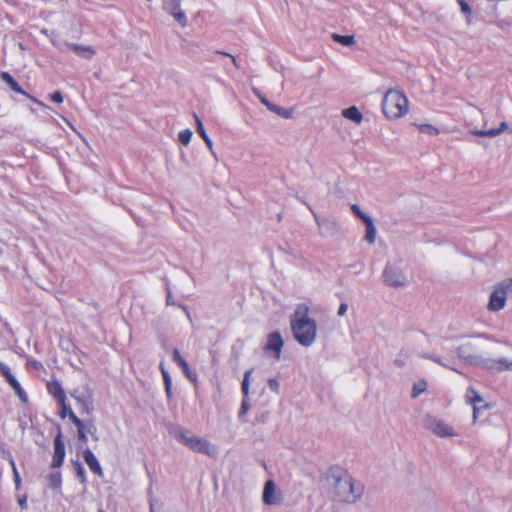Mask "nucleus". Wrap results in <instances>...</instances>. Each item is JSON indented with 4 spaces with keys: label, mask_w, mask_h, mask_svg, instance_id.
Segmentation results:
<instances>
[{
    "label": "nucleus",
    "mask_w": 512,
    "mask_h": 512,
    "mask_svg": "<svg viewBox=\"0 0 512 512\" xmlns=\"http://www.w3.org/2000/svg\"><path fill=\"white\" fill-rule=\"evenodd\" d=\"M419 131L428 135H437L439 134V129L431 124H418L417 125Z\"/></svg>",
    "instance_id": "nucleus-31"
},
{
    "label": "nucleus",
    "mask_w": 512,
    "mask_h": 512,
    "mask_svg": "<svg viewBox=\"0 0 512 512\" xmlns=\"http://www.w3.org/2000/svg\"><path fill=\"white\" fill-rule=\"evenodd\" d=\"M65 47L72 50L75 54L85 59H91L95 55V51L91 46L66 43Z\"/></svg>",
    "instance_id": "nucleus-17"
},
{
    "label": "nucleus",
    "mask_w": 512,
    "mask_h": 512,
    "mask_svg": "<svg viewBox=\"0 0 512 512\" xmlns=\"http://www.w3.org/2000/svg\"><path fill=\"white\" fill-rule=\"evenodd\" d=\"M10 465L12 467V470L14 471V467H16V465L13 459L10 460Z\"/></svg>",
    "instance_id": "nucleus-55"
},
{
    "label": "nucleus",
    "mask_w": 512,
    "mask_h": 512,
    "mask_svg": "<svg viewBox=\"0 0 512 512\" xmlns=\"http://www.w3.org/2000/svg\"><path fill=\"white\" fill-rule=\"evenodd\" d=\"M0 79L1 81H3L5 84H7L9 86V88L14 91L15 93H18V94H21V95H24L26 97H28L29 99H31L33 102H35L37 105L43 107V108H48V106L46 104H44L42 101L34 98L33 96L29 95L27 92H25L21 87L20 85L17 83V81L8 73V72H1L0 73Z\"/></svg>",
    "instance_id": "nucleus-13"
},
{
    "label": "nucleus",
    "mask_w": 512,
    "mask_h": 512,
    "mask_svg": "<svg viewBox=\"0 0 512 512\" xmlns=\"http://www.w3.org/2000/svg\"><path fill=\"white\" fill-rule=\"evenodd\" d=\"M347 310H348V305L346 303H341L338 308V311H337L338 316H344L346 314Z\"/></svg>",
    "instance_id": "nucleus-49"
},
{
    "label": "nucleus",
    "mask_w": 512,
    "mask_h": 512,
    "mask_svg": "<svg viewBox=\"0 0 512 512\" xmlns=\"http://www.w3.org/2000/svg\"><path fill=\"white\" fill-rule=\"evenodd\" d=\"M59 389H62L61 386L59 384H54L50 390L53 393L54 397L57 398L58 401H59Z\"/></svg>",
    "instance_id": "nucleus-50"
},
{
    "label": "nucleus",
    "mask_w": 512,
    "mask_h": 512,
    "mask_svg": "<svg viewBox=\"0 0 512 512\" xmlns=\"http://www.w3.org/2000/svg\"><path fill=\"white\" fill-rule=\"evenodd\" d=\"M507 297H512V279H506L498 283Z\"/></svg>",
    "instance_id": "nucleus-34"
},
{
    "label": "nucleus",
    "mask_w": 512,
    "mask_h": 512,
    "mask_svg": "<svg viewBox=\"0 0 512 512\" xmlns=\"http://www.w3.org/2000/svg\"><path fill=\"white\" fill-rule=\"evenodd\" d=\"M176 439L194 452L215 457L218 450L209 440L196 436L188 430H179L175 435Z\"/></svg>",
    "instance_id": "nucleus-5"
},
{
    "label": "nucleus",
    "mask_w": 512,
    "mask_h": 512,
    "mask_svg": "<svg viewBox=\"0 0 512 512\" xmlns=\"http://www.w3.org/2000/svg\"><path fill=\"white\" fill-rule=\"evenodd\" d=\"M65 454L64 443L61 439V435L58 434L54 439V454L51 466L53 468H59L64 462Z\"/></svg>",
    "instance_id": "nucleus-15"
},
{
    "label": "nucleus",
    "mask_w": 512,
    "mask_h": 512,
    "mask_svg": "<svg viewBox=\"0 0 512 512\" xmlns=\"http://www.w3.org/2000/svg\"><path fill=\"white\" fill-rule=\"evenodd\" d=\"M69 419L77 426H81L83 422L75 415V413L72 410H69Z\"/></svg>",
    "instance_id": "nucleus-43"
},
{
    "label": "nucleus",
    "mask_w": 512,
    "mask_h": 512,
    "mask_svg": "<svg viewBox=\"0 0 512 512\" xmlns=\"http://www.w3.org/2000/svg\"><path fill=\"white\" fill-rule=\"evenodd\" d=\"M420 357H423V358H427V359H430L436 363H438L439 365L445 367V368H448V369H451L453 371H457L453 366H451L447 361H444L441 357L439 356H436V355H433V354H429V353H423V354H419Z\"/></svg>",
    "instance_id": "nucleus-28"
},
{
    "label": "nucleus",
    "mask_w": 512,
    "mask_h": 512,
    "mask_svg": "<svg viewBox=\"0 0 512 512\" xmlns=\"http://www.w3.org/2000/svg\"><path fill=\"white\" fill-rule=\"evenodd\" d=\"M284 341L279 332H273L268 336L265 351L276 360H279L282 353Z\"/></svg>",
    "instance_id": "nucleus-11"
},
{
    "label": "nucleus",
    "mask_w": 512,
    "mask_h": 512,
    "mask_svg": "<svg viewBox=\"0 0 512 512\" xmlns=\"http://www.w3.org/2000/svg\"><path fill=\"white\" fill-rule=\"evenodd\" d=\"M352 210H353V211L355 212V214H356L357 216H359L361 219H362V216H363V215H366L365 213H363V212L360 210V208H359L357 205H353V206H352Z\"/></svg>",
    "instance_id": "nucleus-53"
},
{
    "label": "nucleus",
    "mask_w": 512,
    "mask_h": 512,
    "mask_svg": "<svg viewBox=\"0 0 512 512\" xmlns=\"http://www.w3.org/2000/svg\"><path fill=\"white\" fill-rule=\"evenodd\" d=\"M173 361L182 369L184 375L192 382L196 383L198 379V375L195 370H192L187 361L181 355L180 351L175 348L172 353Z\"/></svg>",
    "instance_id": "nucleus-14"
},
{
    "label": "nucleus",
    "mask_w": 512,
    "mask_h": 512,
    "mask_svg": "<svg viewBox=\"0 0 512 512\" xmlns=\"http://www.w3.org/2000/svg\"><path fill=\"white\" fill-rule=\"evenodd\" d=\"M249 409H250L249 399L243 398L242 403H241V408L239 411V417H242L243 415H245L249 411Z\"/></svg>",
    "instance_id": "nucleus-39"
},
{
    "label": "nucleus",
    "mask_w": 512,
    "mask_h": 512,
    "mask_svg": "<svg viewBox=\"0 0 512 512\" xmlns=\"http://www.w3.org/2000/svg\"><path fill=\"white\" fill-rule=\"evenodd\" d=\"M75 470H76V474H77V477L79 478L80 482L82 484H85L86 483L85 470L79 462L75 463Z\"/></svg>",
    "instance_id": "nucleus-36"
},
{
    "label": "nucleus",
    "mask_w": 512,
    "mask_h": 512,
    "mask_svg": "<svg viewBox=\"0 0 512 512\" xmlns=\"http://www.w3.org/2000/svg\"><path fill=\"white\" fill-rule=\"evenodd\" d=\"M487 404H479V405H475L473 406V415H472V419H473V422L475 423L479 417V414L482 410H485L487 409Z\"/></svg>",
    "instance_id": "nucleus-38"
},
{
    "label": "nucleus",
    "mask_w": 512,
    "mask_h": 512,
    "mask_svg": "<svg viewBox=\"0 0 512 512\" xmlns=\"http://www.w3.org/2000/svg\"><path fill=\"white\" fill-rule=\"evenodd\" d=\"M167 302H168V304H170L172 302V299H170V296H168Z\"/></svg>",
    "instance_id": "nucleus-56"
},
{
    "label": "nucleus",
    "mask_w": 512,
    "mask_h": 512,
    "mask_svg": "<svg viewBox=\"0 0 512 512\" xmlns=\"http://www.w3.org/2000/svg\"><path fill=\"white\" fill-rule=\"evenodd\" d=\"M18 504L22 509H27V496L26 495L19 496Z\"/></svg>",
    "instance_id": "nucleus-48"
},
{
    "label": "nucleus",
    "mask_w": 512,
    "mask_h": 512,
    "mask_svg": "<svg viewBox=\"0 0 512 512\" xmlns=\"http://www.w3.org/2000/svg\"><path fill=\"white\" fill-rule=\"evenodd\" d=\"M508 128V125L506 122H501L499 128H493L489 130H473L471 133L476 136L480 137H495L502 133L504 130Z\"/></svg>",
    "instance_id": "nucleus-19"
},
{
    "label": "nucleus",
    "mask_w": 512,
    "mask_h": 512,
    "mask_svg": "<svg viewBox=\"0 0 512 512\" xmlns=\"http://www.w3.org/2000/svg\"><path fill=\"white\" fill-rule=\"evenodd\" d=\"M294 339L304 347H310L317 339V323L309 316V307L300 304L290 318Z\"/></svg>",
    "instance_id": "nucleus-2"
},
{
    "label": "nucleus",
    "mask_w": 512,
    "mask_h": 512,
    "mask_svg": "<svg viewBox=\"0 0 512 512\" xmlns=\"http://www.w3.org/2000/svg\"><path fill=\"white\" fill-rule=\"evenodd\" d=\"M408 110V99L401 91L391 89L386 92L382 101V111L388 119L401 118Z\"/></svg>",
    "instance_id": "nucleus-4"
},
{
    "label": "nucleus",
    "mask_w": 512,
    "mask_h": 512,
    "mask_svg": "<svg viewBox=\"0 0 512 512\" xmlns=\"http://www.w3.org/2000/svg\"><path fill=\"white\" fill-rule=\"evenodd\" d=\"M65 401H66L65 393H64L63 389H59V403L61 405L60 416L62 418L67 417L69 415V410H71V408L66 405Z\"/></svg>",
    "instance_id": "nucleus-29"
},
{
    "label": "nucleus",
    "mask_w": 512,
    "mask_h": 512,
    "mask_svg": "<svg viewBox=\"0 0 512 512\" xmlns=\"http://www.w3.org/2000/svg\"><path fill=\"white\" fill-rule=\"evenodd\" d=\"M362 220L365 222L366 224V234H365V240L369 243V244H373L375 242V239H376V228L374 226V223H373V220L370 216L368 215H363L362 216Z\"/></svg>",
    "instance_id": "nucleus-18"
},
{
    "label": "nucleus",
    "mask_w": 512,
    "mask_h": 512,
    "mask_svg": "<svg viewBox=\"0 0 512 512\" xmlns=\"http://www.w3.org/2000/svg\"><path fill=\"white\" fill-rule=\"evenodd\" d=\"M45 479L50 489H58L62 485V475L59 471L49 473Z\"/></svg>",
    "instance_id": "nucleus-22"
},
{
    "label": "nucleus",
    "mask_w": 512,
    "mask_h": 512,
    "mask_svg": "<svg viewBox=\"0 0 512 512\" xmlns=\"http://www.w3.org/2000/svg\"><path fill=\"white\" fill-rule=\"evenodd\" d=\"M342 115L356 124H360L363 120V115L356 106H351L342 111Z\"/></svg>",
    "instance_id": "nucleus-20"
},
{
    "label": "nucleus",
    "mask_w": 512,
    "mask_h": 512,
    "mask_svg": "<svg viewBox=\"0 0 512 512\" xmlns=\"http://www.w3.org/2000/svg\"><path fill=\"white\" fill-rule=\"evenodd\" d=\"M221 54H223V55H227V56L231 57V58H232V61H233V64H234L236 67H239V63H238V61H237V59H236V57H235V56L230 55V54H228V53H226V52H221Z\"/></svg>",
    "instance_id": "nucleus-54"
},
{
    "label": "nucleus",
    "mask_w": 512,
    "mask_h": 512,
    "mask_svg": "<svg viewBox=\"0 0 512 512\" xmlns=\"http://www.w3.org/2000/svg\"><path fill=\"white\" fill-rule=\"evenodd\" d=\"M167 302H168V304H170L172 302V299H170V296H168Z\"/></svg>",
    "instance_id": "nucleus-57"
},
{
    "label": "nucleus",
    "mask_w": 512,
    "mask_h": 512,
    "mask_svg": "<svg viewBox=\"0 0 512 512\" xmlns=\"http://www.w3.org/2000/svg\"><path fill=\"white\" fill-rule=\"evenodd\" d=\"M205 144L207 145L208 149L210 150V152L212 154H214V149H213V142L211 140V138L208 136H206L205 138H203Z\"/></svg>",
    "instance_id": "nucleus-51"
},
{
    "label": "nucleus",
    "mask_w": 512,
    "mask_h": 512,
    "mask_svg": "<svg viewBox=\"0 0 512 512\" xmlns=\"http://www.w3.org/2000/svg\"><path fill=\"white\" fill-rule=\"evenodd\" d=\"M325 490L328 496L334 501L353 504L357 502L362 494L363 487L343 469H331L324 480Z\"/></svg>",
    "instance_id": "nucleus-1"
},
{
    "label": "nucleus",
    "mask_w": 512,
    "mask_h": 512,
    "mask_svg": "<svg viewBox=\"0 0 512 512\" xmlns=\"http://www.w3.org/2000/svg\"><path fill=\"white\" fill-rule=\"evenodd\" d=\"M427 428L439 437H455L457 436L456 430L442 419L435 417H428L426 419Z\"/></svg>",
    "instance_id": "nucleus-7"
},
{
    "label": "nucleus",
    "mask_w": 512,
    "mask_h": 512,
    "mask_svg": "<svg viewBox=\"0 0 512 512\" xmlns=\"http://www.w3.org/2000/svg\"><path fill=\"white\" fill-rule=\"evenodd\" d=\"M253 369H249L244 373L241 390L243 393V398L249 399L250 392V381L252 376Z\"/></svg>",
    "instance_id": "nucleus-25"
},
{
    "label": "nucleus",
    "mask_w": 512,
    "mask_h": 512,
    "mask_svg": "<svg viewBox=\"0 0 512 512\" xmlns=\"http://www.w3.org/2000/svg\"><path fill=\"white\" fill-rule=\"evenodd\" d=\"M466 403L472 406L485 404L481 395L473 388L469 387L465 394Z\"/></svg>",
    "instance_id": "nucleus-21"
},
{
    "label": "nucleus",
    "mask_w": 512,
    "mask_h": 512,
    "mask_svg": "<svg viewBox=\"0 0 512 512\" xmlns=\"http://www.w3.org/2000/svg\"><path fill=\"white\" fill-rule=\"evenodd\" d=\"M160 370L163 376L165 391L168 397L171 396L172 379L163 362L160 363Z\"/></svg>",
    "instance_id": "nucleus-24"
},
{
    "label": "nucleus",
    "mask_w": 512,
    "mask_h": 512,
    "mask_svg": "<svg viewBox=\"0 0 512 512\" xmlns=\"http://www.w3.org/2000/svg\"><path fill=\"white\" fill-rule=\"evenodd\" d=\"M12 388L23 403H26L28 401V396L19 383L17 384V386H13Z\"/></svg>",
    "instance_id": "nucleus-37"
},
{
    "label": "nucleus",
    "mask_w": 512,
    "mask_h": 512,
    "mask_svg": "<svg viewBox=\"0 0 512 512\" xmlns=\"http://www.w3.org/2000/svg\"><path fill=\"white\" fill-rule=\"evenodd\" d=\"M456 353L459 358L474 365H481L489 370L504 371L512 368V362L505 359L483 360L474 351V345L471 342L463 343L457 347Z\"/></svg>",
    "instance_id": "nucleus-3"
},
{
    "label": "nucleus",
    "mask_w": 512,
    "mask_h": 512,
    "mask_svg": "<svg viewBox=\"0 0 512 512\" xmlns=\"http://www.w3.org/2000/svg\"><path fill=\"white\" fill-rule=\"evenodd\" d=\"M269 110L276 113L277 115L284 117V118H290L292 115V113L290 111H288L287 109H285L281 106L275 105V104H272V106L270 107Z\"/></svg>",
    "instance_id": "nucleus-33"
},
{
    "label": "nucleus",
    "mask_w": 512,
    "mask_h": 512,
    "mask_svg": "<svg viewBox=\"0 0 512 512\" xmlns=\"http://www.w3.org/2000/svg\"><path fill=\"white\" fill-rule=\"evenodd\" d=\"M411 357L412 352L409 349H402L396 356L394 363L397 367H403L408 363Z\"/></svg>",
    "instance_id": "nucleus-23"
},
{
    "label": "nucleus",
    "mask_w": 512,
    "mask_h": 512,
    "mask_svg": "<svg viewBox=\"0 0 512 512\" xmlns=\"http://www.w3.org/2000/svg\"><path fill=\"white\" fill-rule=\"evenodd\" d=\"M83 459L93 473L97 474L100 477L103 476V470L101 468V465L96 456L94 455V453L90 449H86L83 451Z\"/></svg>",
    "instance_id": "nucleus-16"
},
{
    "label": "nucleus",
    "mask_w": 512,
    "mask_h": 512,
    "mask_svg": "<svg viewBox=\"0 0 512 512\" xmlns=\"http://www.w3.org/2000/svg\"><path fill=\"white\" fill-rule=\"evenodd\" d=\"M459 5H460V8H461V11L463 13H466V14H471V8L470 6L463 0H460L459 1Z\"/></svg>",
    "instance_id": "nucleus-46"
},
{
    "label": "nucleus",
    "mask_w": 512,
    "mask_h": 512,
    "mask_svg": "<svg viewBox=\"0 0 512 512\" xmlns=\"http://www.w3.org/2000/svg\"><path fill=\"white\" fill-rule=\"evenodd\" d=\"M507 298L508 297L506 296L504 290L497 283L496 285H494L489 295L487 310L490 312H499L503 310L506 306Z\"/></svg>",
    "instance_id": "nucleus-9"
},
{
    "label": "nucleus",
    "mask_w": 512,
    "mask_h": 512,
    "mask_svg": "<svg viewBox=\"0 0 512 512\" xmlns=\"http://www.w3.org/2000/svg\"><path fill=\"white\" fill-rule=\"evenodd\" d=\"M315 222L321 229L320 234L324 237L335 236L339 233L340 227L336 220L328 218H320L314 213Z\"/></svg>",
    "instance_id": "nucleus-12"
},
{
    "label": "nucleus",
    "mask_w": 512,
    "mask_h": 512,
    "mask_svg": "<svg viewBox=\"0 0 512 512\" xmlns=\"http://www.w3.org/2000/svg\"><path fill=\"white\" fill-rule=\"evenodd\" d=\"M99 512H104V511L100 510Z\"/></svg>",
    "instance_id": "nucleus-59"
},
{
    "label": "nucleus",
    "mask_w": 512,
    "mask_h": 512,
    "mask_svg": "<svg viewBox=\"0 0 512 512\" xmlns=\"http://www.w3.org/2000/svg\"><path fill=\"white\" fill-rule=\"evenodd\" d=\"M467 337H469V338L478 337V338H484L489 341H494L493 336H491L490 334H487V333H474V334L468 335Z\"/></svg>",
    "instance_id": "nucleus-42"
},
{
    "label": "nucleus",
    "mask_w": 512,
    "mask_h": 512,
    "mask_svg": "<svg viewBox=\"0 0 512 512\" xmlns=\"http://www.w3.org/2000/svg\"><path fill=\"white\" fill-rule=\"evenodd\" d=\"M76 400L81 404L83 410H85L87 413L89 412V400L88 399H82L80 397H76Z\"/></svg>",
    "instance_id": "nucleus-45"
},
{
    "label": "nucleus",
    "mask_w": 512,
    "mask_h": 512,
    "mask_svg": "<svg viewBox=\"0 0 512 512\" xmlns=\"http://www.w3.org/2000/svg\"><path fill=\"white\" fill-rule=\"evenodd\" d=\"M384 282L394 288L404 287L409 280L401 269L393 264H387L383 271Z\"/></svg>",
    "instance_id": "nucleus-6"
},
{
    "label": "nucleus",
    "mask_w": 512,
    "mask_h": 512,
    "mask_svg": "<svg viewBox=\"0 0 512 512\" xmlns=\"http://www.w3.org/2000/svg\"><path fill=\"white\" fill-rule=\"evenodd\" d=\"M333 39L344 46H351L355 42L354 36L352 35L333 34Z\"/></svg>",
    "instance_id": "nucleus-30"
},
{
    "label": "nucleus",
    "mask_w": 512,
    "mask_h": 512,
    "mask_svg": "<svg viewBox=\"0 0 512 512\" xmlns=\"http://www.w3.org/2000/svg\"><path fill=\"white\" fill-rule=\"evenodd\" d=\"M427 389V382L425 380H420L415 382L412 386V398H418L421 394H423Z\"/></svg>",
    "instance_id": "nucleus-27"
},
{
    "label": "nucleus",
    "mask_w": 512,
    "mask_h": 512,
    "mask_svg": "<svg viewBox=\"0 0 512 512\" xmlns=\"http://www.w3.org/2000/svg\"><path fill=\"white\" fill-rule=\"evenodd\" d=\"M268 386L269 388L275 392V393H279V389H280V384L278 382L277 379H274V378H271L268 380Z\"/></svg>",
    "instance_id": "nucleus-40"
},
{
    "label": "nucleus",
    "mask_w": 512,
    "mask_h": 512,
    "mask_svg": "<svg viewBox=\"0 0 512 512\" xmlns=\"http://www.w3.org/2000/svg\"><path fill=\"white\" fill-rule=\"evenodd\" d=\"M255 94L258 96L259 100L261 101L262 104H264L268 109H270V107L272 106L273 103L269 102L267 100V98H265L264 96H262L259 92H256L255 91Z\"/></svg>",
    "instance_id": "nucleus-47"
},
{
    "label": "nucleus",
    "mask_w": 512,
    "mask_h": 512,
    "mask_svg": "<svg viewBox=\"0 0 512 512\" xmlns=\"http://www.w3.org/2000/svg\"><path fill=\"white\" fill-rule=\"evenodd\" d=\"M193 132L190 129H185L179 132V141L183 145H188L192 139Z\"/></svg>",
    "instance_id": "nucleus-32"
},
{
    "label": "nucleus",
    "mask_w": 512,
    "mask_h": 512,
    "mask_svg": "<svg viewBox=\"0 0 512 512\" xmlns=\"http://www.w3.org/2000/svg\"><path fill=\"white\" fill-rule=\"evenodd\" d=\"M77 432H78V439L83 441V442H86L87 441V435H86V432H85V425H84V423L81 424V426H77Z\"/></svg>",
    "instance_id": "nucleus-41"
},
{
    "label": "nucleus",
    "mask_w": 512,
    "mask_h": 512,
    "mask_svg": "<svg viewBox=\"0 0 512 512\" xmlns=\"http://www.w3.org/2000/svg\"><path fill=\"white\" fill-rule=\"evenodd\" d=\"M0 373L5 377V379L10 384L11 387L17 386V384L19 383L17 379L13 376V374L10 371V368L7 365L0 363Z\"/></svg>",
    "instance_id": "nucleus-26"
},
{
    "label": "nucleus",
    "mask_w": 512,
    "mask_h": 512,
    "mask_svg": "<svg viewBox=\"0 0 512 512\" xmlns=\"http://www.w3.org/2000/svg\"><path fill=\"white\" fill-rule=\"evenodd\" d=\"M194 118H195V122H196V126H197V132L199 133V135L203 138H205L206 136H208L205 128H204V125L201 121V119L198 117L197 114H194Z\"/></svg>",
    "instance_id": "nucleus-35"
},
{
    "label": "nucleus",
    "mask_w": 512,
    "mask_h": 512,
    "mask_svg": "<svg viewBox=\"0 0 512 512\" xmlns=\"http://www.w3.org/2000/svg\"><path fill=\"white\" fill-rule=\"evenodd\" d=\"M262 501L265 505L278 506L283 501V494L274 481H266L262 494Z\"/></svg>",
    "instance_id": "nucleus-8"
},
{
    "label": "nucleus",
    "mask_w": 512,
    "mask_h": 512,
    "mask_svg": "<svg viewBox=\"0 0 512 512\" xmlns=\"http://www.w3.org/2000/svg\"><path fill=\"white\" fill-rule=\"evenodd\" d=\"M13 474H14V481H15L16 487H19L21 484V478H20V475H19L16 467H14Z\"/></svg>",
    "instance_id": "nucleus-52"
},
{
    "label": "nucleus",
    "mask_w": 512,
    "mask_h": 512,
    "mask_svg": "<svg viewBox=\"0 0 512 512\" xmlns=\"http://www.w3.org/2000/svg\"><path fill=\"white\" fill-rule=\"evenodd\" d=\"M50 99L53 102H56V103H62L63 102V96H62V94L59 91H56V92L52 93L50 95Z\"/></svg>",
    "instance_id": "nucleus-44"
},
{
    "label": "nucleus",
    "mask_w": 512,
    "mask_h": 512,
    "mask_svg": "<svg viewBox=\"0 0 512 512\" xmlns=\"http://www.w3.org/2000/svg\"><path fill=\"white\" fill-rule=\"evenodd\" d=\"M163 10L170 14L181 27H186L188 19L181 9V0H163Z\"/></svg>",
    "instance_id": "nucleus-10"
},
{
    "label": "nucleus",
    "mask_w": 512,
    "mask_h": 512,
    "mask_svg": "<svg viewBox=\"0 0 512 512\" xmlns=\"http://www.w3.org/2000/svg\"><path fill=\"white\" fill-rule=\"evenodd\" d=\"M184 311H185V313L187 314V316H189V311H187V309H186V308H184Z\"/></svg>",
    "instance_id": "nucleus-58"
}]
</instances>
